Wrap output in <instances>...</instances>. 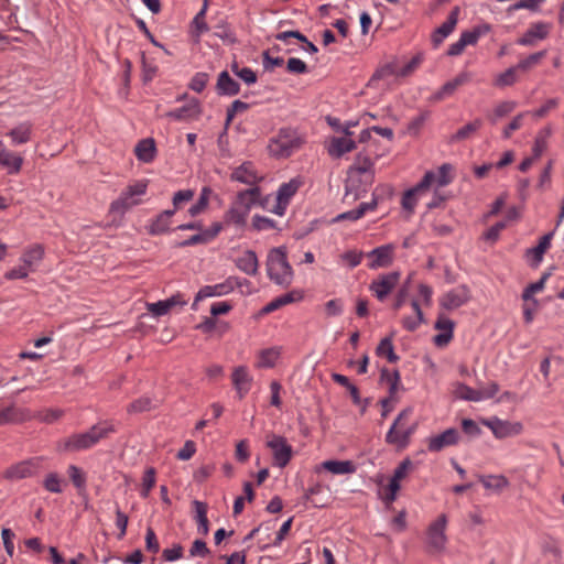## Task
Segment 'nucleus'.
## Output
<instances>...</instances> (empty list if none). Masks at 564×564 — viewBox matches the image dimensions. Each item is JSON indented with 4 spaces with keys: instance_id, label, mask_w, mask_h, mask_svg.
<instances>
[{
    "instance_id": "obj_1",
    "label": "nucleus",
    "mask_w": 564,
    "mask_h": 564,
    "mask_svg": "<svg viewBox=\"0 0 564 564\" xmlns=\"http://www.w3.org/2000/svg\"><path fill=\"white\" fill-rule=\"evenodd\" d=\"M116 432L110 421H101L93 425L88 431L73 433L57 443V449L62 453H78L96 446L100 441L108 438Z\"/></svg>"
},
{
    "instance_id": "obj_2",
    "label": "nucleus",
    "mask_w": 564,
    "mask_h": 564,
    "mask_svg": "<svg viewBox=\"0 0 564 564\" xmlns=\"http://www.w3.org/2000/svg\"><path fill=\"white\" fill-rule=\"evenodd\" d=\"M412 414V406H406L400 411L386 434L384 441L388 445L398 451H403L410 445L411 437L417 429V423L408 424Z\"/></svg>"
},
{
    "instance_id": "obj_3",
    "label": "nucleus",
    "mask_w": 564,
    "mask_h": 564,
    "mask_svg": "<svg viewBox=\"0 0 564 564\" xmlns=\"http://www.w3.org/2000/svg\"><path fill=\"white\" fill-rule=\"evenodd\" d=\"M267 272L271 281L278 285L289 286L293 280V270L288 261L286 249L279 247L268 254Z\"/></svg>"
},
{
    "instance_id": "obj_4",
    "label": "nucleus",
    "mask_w": 564,
    "mask_h": 564,
    "mask_svg": "<svg viewBox=\"0 0 564 564\" xmlns=\"http://www.w3.org/2000/svg\"><path fill=\"white\" fill-rule=\"evenodd\" d=\"M303 143L299 132L292 128H281L276 135L270 139L268 150L276 159H286L297 151Z\"/></svg>"
},
{
    "instance_id": "obj_5",
    "label": "nucleus",
    "mask_w": 564,
    "mask_h": 564,
    "mask_svg": "<svg viewBox=\"0 0 564 564\" xmlns=\"http://www.w3.org/2000/svg\"><path fill=\"white\" fill-rule=\"evenodd\" d=\"M448 518L441 513L426 528L425 551L430 555H440L446 551L448 538L446 535Z\"/></svg>"
},
{
    "instance_id": "obj_6",
    "label": "nucleus",
    "mask_w": 564,
    "mask_h": 564,
    "mask_svg": "<svg viewBox=\"0 0 564 564\" xmlns=\"http://www.w3.org/2000/svg\"><path fill=\"white\" fill-rule=\"evenodd\" d=\"M147 192V183L137 182L121 192L120 196L110 204L109 213L122 217L130 208L139 204L135 196H142Z\"/></svg>"
},
{
    "instance_id": "obj_7",
    "label": "nucleus",
    "mask_w": 564,
    "mask_h": 564,
    "mask_svg": "<svg viewBox=\"0 0 564 564\" xmlns=\"http://www.w3.org/2000/svg\"><path fill=\"white\" fill-rule=\"evenodd\" d=\"M267 447L272 453L273 465L279 468H284L292 459L293 448L284 436L272 434L267 441Z\"/></svg>"
},
{
    "instance_id": "obj_8",
    "label": "nucleus",
    "mask_w": 564,
    "mask_h": 564,
    "mask_svg": "<svg viewBox=\"0 0 564 564\" xmlns=\"http://www.w3.org/2000/svg\"><path fill=\"white\" fill-rule=\"evenodd\" d=\"M435 178L433 171H427L422 180L413 187L406 189L402 196L401 205L404 210L410 215L414 213V208L417 204V197L425 191H427Z\"/></svg>"
},
{
    "instance_id": "obj_9",
    "label": "nucleus",
    "mask_w": 564,
    "mask_h": 564,
    "mask_svg": "<svg viewBox=\"0 0 564 564\" xmlns=\"http://www.w3.org/2000/svg\"><path fill=\"white\" fill-rule=\"evenodd\" d=\"M399 279L400 272L398 271L380 274L378 279L370 283L369 290L380 302H383L391 293V291L397 286Z\"/></svg>"
},
{
    "instance_id": "obj_10",
    "label": "nucleus",
    "mask_w": 564,
    "mask_h": 564,
    "mask_svg": "<svg viewBox=\"0 0 564 564\" xmlns=\"http://www.w3.org/2000/svg\"><path fill=\"white\" fill-rule=\"evenodd\" d=\"M236 285H240L237 276H229L224 282L215 285H205L197 292L195 302L207 297L227 295L235 290Z\"/></svg>"
},
{
    "instance_id": "obj_11",
    "label": "nucleus",
    "mask_w": 564,
    "mask_h": 564,
    "mask_svg": "<svg viewBox=\"0 0 564 564\" xmlns=\"http://www.w3.org/2000/svg\"><path fill=\"white\" fill-rule=\"evenodd\" d=\"M186 304L187 299H185L184 294L178 292L166 300L158 301L154 303H147V310L154 317H160L166 315L172 308L176 306L183 307Z\"/></svg>"
},
{
    "instance_id": "obj_12",
    "label": "nucleus",
    "mask_w": 564,
    "mask_h": 564,
    "mask_svg": "<svg viewBox=\"0 0 564 564\" xmlns=\"http://www.w3.org/2000/svg\"><path fill=\"white\" fill-rule=\"evenodd\" d=\"M458 441V431L454 427H449L441 434L427 438V451L431 453H437L443 451L445 447L456 445Z\"/></svg>"
},
{
    "instance_id": "obj_13",
    "label": "nucleus",
    "mask_w": 564,
    "mask_h": 564,
    "mask_svg": "<svg viewBox=\"0 0 564 564\" xmlns=\"http://www.w3.org/2000/svg\"><path fill=\"white\" fill-rule=\"evenodd\" d=\"M469 301V290L465 285H458L446 292L440 300V304L445 310L452 311L458 308Z\"/></svg>"
},
{
    "instance_id": "obj_14",
    "label": "nucleus",
    "mask_w": 564,
    "mask_h": 564,
    "mask_svg": "<svg viewBox=\"0 0 564 564\" xmlns=\"http://www.w3.org/2000/svg\"><path fill=\"white\" fill-rule=\"evenodd\" d=\"M202 113V107L196 98H191L182 107L175 108L166 113V117L175 121H191L198 119Z\"/></svg>"
},
{
    "instance_id": "obj_15",
    "label": "nucleus",
    "mask_w": 564,
    "mask_h": 564,
    "mask_svg": "<svg viewBox=\"0 0 564 564\" xmlns=\"http://www.w3.org/2000/svg\"><path fill=\"white\" fill-rule=\"evenodd\" d=\"M459 12V7H454L449 12L446 21L432 33L431 41L435 48L438 47L444 42V40L455 30V26L458 22Z\"/></svg>"
},
{
    "instance_id": "obj_16",
    "label": "nucleus",
    "mask_w": 564,
    "mask_h": 564,
    "mask_svg": "<svg viewBox=\"0 0 564 564\" xmlns=\"http://www.w3.org/2000/svg\"><path fill=\"white\" fill-rule=\"evenodd\" d=\"M551 28L552 25L546 22L532 23L525 33L517 40V43L522 46H532L535 41L546 39Z\"/></svg>"
},
{
    "instance_id": "obj_17",
    "label": "nucleus",
    "mask_w": 564,
    "mask_h": 564,
    "mask_svg": "<svg viewBox=\"0 0 564 564\" xmlns=\"http://www.w3.org/2000/svg\"><path fill=\"white\" fill-rule=\"evenodd\" d=\"M393 250L394 247L392 245H383L372 249L367 253V257L370 259L368 267L372 270L389 267L393 261Z\"/></svg>"
},
{
    "instance_id": "obj_18",
    "label": "nucleus",
    "mask_w": 564,
    "mask_h": 564,
    "mask_svg": "<svg viewBox=\"0 0 564 564\" xmlns=\"http://www.w3.org/2000/svg\"><path fill=\"white\" fill-rule=\"evenodd\" d=\"M434 327L441 332L440 334L434 336V344L437 347L447 346L449 341L453 339L455 323L451 318L440 314L437 316Z\"/></svg>"
},
{
    "instance_id": "obj_19",
    "label": "nucleus",
    "mask_w": 564,
    "mask_h": 564,
    "mask_svg": "<svg viewBox=\"0 0 564 564\" xmlns=\"http://www.w3.org/2000/svg\"><path fill=\"white\" fill-rule=\"evenodd\" d=\"M485 424L491 430L492 434L497 438H506L518 435L522 430V425L520 423H511L497 417L485 421Z\"/></svg>"
},
{
    "instance_id": "obj_20",
    "label": "nucleus",
    "mask_w": 564,
    "mask_h": 564,
    "mask_svg": "<svg viewBox=\"0 0 564 564\" xmlns=\"http://www.w3.org/2000/svg\"><path fill=\"white\" fill-rule=\"evenodd\" d=\"M260 198L261 188L259 186H253L248 189L238 192L232 202L237 204L239 207L246 209V212L250 213L251 208L254 205H263Z\"/></svg>"
},
{
    "instance_id": "obj_21",
    "label": "nucleus",
    "mask_w": 564,
    "mask_h": 564,
    "mask_svg": "<svg viewBox=\"0 0 564 564\" xmlns=\"http://www.w3.org/2000/svg\"><path fill=\"white\" fill-rule=\"evenodd\" d=\"M23 158L8 150L2 141H0V166L7 169L8 174H18L21 171Z\"/></svg>"
},
{
    "instance_id": "obj_22",
    "label": "nucleus",
    "mask_w": 564,
    "mask_h": 564,
    "mask_svg": "<svg viewBox=\"0 0 564 564\" xmlns=\"http://www.w3.org/2000/svg\"><path fill=\"white\" fill-rule=\"evenodd\" d=\"M411 469H413V462L409 457L404 458L394 469L393 476L391 477L389 482V500L395 499L397 492L400 490L401 487L400 481L403 478H405V476Z\"/></svg>"
},
{
    "instance_id": "obj_23",
    "label": "nucleus",
    "mask_w": 564,
    "mask_h": 564,
    "mask_svg": "<svg viewBox=\"0 0 564 564\" xmlns=\"http://www.w3.org/2000/svg\"><path fill=\"white\" fill-rule=\"evenodd\" d=\"M231 380L239 399H242L250 391L252 383V378L249 375L247 367H236L232 371Z\"/></svg>"
},
{
    "instance_id": "obj_24",
    "label": "nucleus",
    "mask_w": 564,
    "mask_h": 564,
    "mask_svg": "<svg viewBox=\"0 0 564 564\" xmlns=\"http://www.w3.org/2000/svg\"><path fill=\"white\" fill-rule=\"evenodd\" d=\"M175 215V209H166L160 213L149 225L147 230L152 236H159L169 231L171 219Z\"/></svg>"
},
{
    "instance_id": "obj_25",
    "label": "nucleus",
    "mask_w": 564,
    "mask_h": 564,
    "mask_svg": "<svg viewBox=\"0 0 564 564\" xmlns=\"http://www.w3.org/2000/svg\"><path fill=\"white\" fill-rule=\"evenodd\" d=\"M215 90L218 96H236L240 93V85L227 70L219 73Z\"/></svg>"
},
{
    "instance_id": "obj_26",
    "label": "nucleus",
    "mask_w": 564,
    "mask_h": 564,
    "mask_svg": "<svg viewBox=\"0 0 564 564\" xmlns=\"http://www.w3.org/2000/svg\"><path fill=\"white\" fill-rule=\"evenodd\" d=\"M230 178L232 181L250 185L251 187L258 186L257 183L261 180L253 170V166L250 162H245L238 167H236Z\"/></svg>"
},
{
    "instance_id": "obj_27",
    "label": "nucleus",
    "mask_w": 564,
    "mask_h": 564,
    "mask_svg": "<svg viewBox=\"0 0 564 564\" xmlns=\"http://www.w3.org/2000/svg\"><path fill=\"white\" fill-rule=\"evenodd\" d=\"M35 469L36 466L32 460H23L7 468L4 471V478L14 481L29 478L33 476Z\"/></svg>"
},
{
    "instance_id": "obj_28",
    "label": "nucleus",
    "mask_w": 564,
    "mask_h": 564,
    "mask_svg": "<svg viewBox=\"0 0 564 564\" xmlns=\"http://www.w3.org/2000/svg\"><path fill=\"white\" fill-rule=\"evenodd\" d=\"M44 258V248L42 245L35 243L24 249L20 261L30 271H35L36 267Z\"/></svg>"
},
{
    "instance_id": "obj_29",
    "label": "nucleus",
    "mask_w": 564,
    "mask_h": 564,
    "mask_svg": "<svg viewBox=\"0 0 564 564\" xmlns=\"http://www.w3.org/2000/svg\"><path fill=\"white\" fill-rule=\"evenodd\" d=\"M392 194L393 189L390 185L377 186L372 193L371 202L361 203L357 207L360 218H362L368 212H373L377 208L379 200L382 196L387 195L390 197L392 196Z\"/></svg>"
},
{
    "instance_id": "obj_30",
    "label": "nucleus",
    "mask_w": 564,
    "mask_h": 564,
    "mask_svg": "<svg viewBox=\"0 0 564 564\" xmlns=\"http://www.w3.org/2000/svg\"><path fill=\"white\" fill-rule=\"evenodd\" d=\"M235 263L237 268L248 275H256L258 273L259 262L258 257L254 251L246 250L241 256H239Z\"/></svg>"
},
{
    "instance_id": "obj_31",
    "label": "nucleus",
    "mask_w": 564,
    "mask_h": 564,
    "mask_svg": "<svg viewBox=\"0 0 564 564\" xmlns=\"http://www.w3.org/2000/svg\"><path fill=\"white\" fill-rule=\"evenodd\" d=\"M249 213L246 209L239 207L234 202L230 204V207L224 215V224L231 225L236 228H243L247 224V217Z\"/></svg>"
},
{
    "instance_id": "obj_32",
    "label": "nucleus",
    "mask_w": 564,
    "mask_h": 564,
    "mask_svg": "<svg viewBox=\"0 0 564 564\" xmlns=\"http://www.w3.org/2000/svg\"><path fill=\"white\" fill-rule=\"evenodd\" d=\"M30 417L29 412L24 409L17 408L15 405H9L0 409V425L10 423H21Z\"/></svg>"
},
{
    "instance_id": "obj_33",
    "label": "nucleus",
    "mask_w": 564,
    "mask_h": 564,
    "mask_svg": "<svg viewBox=\"0 0 564 564\" xmlns=\"http://www.w3.org/2000/svg\"><path fill=\"white\" fill-rule=\"evenodd\" d=\"M137 159L143 163H151L155 159L156 147L152 138L140 140L134 149Z\"/></svg>"
},
{
    "instance_id": "obj_34",
    "label": "nucleus",
    "mask_w": 564,
    "mask_h": 564,
    "mask_svg": "<svg viewBox=\"0 0 564 564\" xmlns=\"http://www.w3.org/2000/svg\"><path fill=\"white\" fill-rule=\"evenodd\" d=\"M33 126L31 122H21L12 128L7 135L11 138L13 145H21L28 143L32 138Z\"/></svg>"
},
{
    "instance_id": "obj_35",
    "label": "nucleus",
    "mask_w": 564,
    "mask_h": 564,
    "mask_svg": "<svg viewBox=\"0 0 564 564\" xmlns=\"http://www.w3.org/2000/svg\"><path fill=\"white\" fill-rule=\"evenodd\" d=\"M325 469L334 475H347L356 471V465L351 460L329 459L323 462L318 469Z\"/></svg>"
},
{
    "instance_id": "obj_36",
    "label": "nucleus",
    "mask_w": 564,
    "mask_h": 564,
    "mask_svg": "<svg viewBox=\"0 0 564 564\" xmlns=\"http://www.w3.org/2000/svg\"><path fill=\"white\" fill-rule=\"evenodd\" d=\"M553 235H554V231H551V232L544 235L540 239L536 247L531 248L527 251L528 256H531V265L532 267H538L541 263V261L543 259V254L551 246V240L553 238Z\"/></svg>"
},
{
    "instance_id": "obj_37",
    "label": "nucleus",
    "mask_w": 564,
    "mask_h": 564,
    "mask_svg": "<svg viewBox=\"0 0 564 564\" xmlns=\"http://www.w3.org/2000/svg\"><path fill=\"white\" fill-rule=\"evenodd\" d=\"M372 167L373 162L371 159L362 152H359L356 155L354 164L349 167V175L352 174H369L370 178L372 177Z\"/></svg>"
},
{
    "instance_id": "obj_38",
    "label": "nucleus",
    "mask_w": 564,
    "mask_h": 564,
    "mask_svg": "<svg viewBox=\"0 0 564 564\" xmlns=\"http://www.w3.org/2000/svg\"><path fill=\"white\" fill-rule=\"evenodd\" d=\"M302 184L303 182L300 177H294L286 183H282L276 192V200L290 203L291 198L296 194Z\"/></svg>"
},
{
    "instance_id": "obj_39",
    "label": "nucleus",
    "mask_w": 564,
    "mask_h": 564,
    "mask_svg": "<svg viewBox=\"0 0 564 564\" xmlns=\"http://www.w3.org/2000/svg\"><path fill=\"white\" fill-rule=\"evenodd\" d=\"M380 381L388 384L389 397L397 398L395 394L401 387V376L399 370L390 371L387 368H382L380 371Z\"/></svg>"
},
{
    "instance_id": "obj_40",
    "label": "nucleus",
    "mask_w": 564,
    "mask_h": 564,
    "mask_svg": "<svg viewBox=\"0 0 564 564\" xmlns=\"http://www.w3.org/2000/svg\"><path fill=\"white\" fill-rule=\"evenodd\" d=\"M299 299H301V294H300V292H296V291H291L289 293L282 294V295L273 299L265 306H263L262 313H264V314L272 313L275 310H279L284 305L295 302Z\"/></svg>"
},
{
    "instance_id": "obj_41",
    "label": "nucleus",
    "mask_w": 564,
    "mask_h": 564,
    "mask_svg": "<svg viewBox=\"0 0 564 564\" xmlns=\"http://www.w3.org/2000/svg\"><path fill=\"white\" fill-rule=\"evenodd\" d=\"M355 148L356 142L350 138H334L330 143L329 153L333 156L340 158L345 153L352 151Z\"/></svg>"
},
{
    "instance_id": "obj_42",
    "label": "nucleus",
    "mask_w": 564,
    "mask_h": 564,
    "mask_svg": "<svg viewBox=\"0 0 564 564\" xmlns=\"http://www.w3.org/2000/svg\"><path fill=\"white\" fill-rule=\"evenodd\" d=\"M193 506L195 509V518L197 521V530L200 534L207 535L209 531V524L207 519V505L199 500H194Z\"/></svg>"
},
{
    "instance_id": "obj_43",
    "label": "nucleus",
    "mask_w": 564,
    "mask_h": 564,
    "mask_svg": "<svg viewBox=\"0 0 564 564\" xmlns=\"http://www.w3.org/2000/svg\"><path fill=\"white\" fill-rule=\"evenodd\" d=\"M376 354L379 357H386L391 364H395L400 359L394 351L392 337L382 338L376 348Z\"/></svg>"
},
{
    "instance_id": "obj_44",
    "label": "nucleus",
    "mask_w": 564,
    "mask_h": 564,
    "mask_svg": "<svg viewBox=\"0 0 564 564\" xmlns=\"http://www.w3.org/2000/svg\"><path fill=\"white\" fill-rule=\"evenodd\" d=\"M479 481L486 489L501 491L509 486L508 479L503 475L479 476Z\"/></svg>"
},
{
    "instance_id": "obj_45",
    "label": "nucleus",
    "mask_w": 564,
    "mask_h": 564,
    "mask_svg": "<svg viewBox=\"0 0 564 564\" xmlns=\"http://www.w3.org/2000/svg\"><path fill=\"white\" fill-rule=\"evenodd\" d=\"M208 8L207 0L204 1L202 9L196 13L192 21L193 35L198 41L200 35L209 30L208 24L205 21L206 11Z\"/></svg>"
},
{
    "instance_id": "obj_46",
    "label": "nucleus",
    "mask_w": 564,
    "mask_h": 564,
    "mask_svg": "<svg viewBox=\"0 0 564 564\" xmlns=\"http://www.w3.org/2000/svg\"><path fill=\"white\" fill-rule=\"evenodd\" d=\"M214 35L230 44L237 42L236 34L226 19H220L214 25Z\"/></svg>"
},
{
    "instance_id": "obj_47",
    "label": "nucleus",
    "mask_w": 564,
    "mask_h": 564,
    "mask_svg": "<svg viewBox=\"0 0 564 564\" xmlns=\"http://www.w3.org/2000/svg\"><path fill=\"white\" fill-rule=\"evenodd\" d=\"M280 356V349L276 347L267 348L260 351L259 360L257 362L258 368H272L274 367Z\"/></svg>"
},
{
    "instance_id": "obj_48",
    "label": "nucleus",
    "mask_w": 564,
    "mask_h": 564,
    "mask_svg": "<svg viewBox=\"0 0 564 564\" xmlns=\"http://www.w3.org/2000/svg\"><path fill=\"white\" fill-rule=\"evenodd\" d=\"M482 126V121L480 119H475L474 121L465 124L464 127L459 128L455 134L452 135L451 141H462L465 139H468L474 132L480 129Z\"/></svg>"
},
{
    "instance_id": "obj_49",
    "label": "nucleus",
    "mask_w": 564,
    "mask_h": 564,
    "mask_svg": "<svg viewBox=\"0 0 564 564\" xmlns=\"http://www.w3.org/2000/svg\"><path fill=\"white\" fill-rule=\"evenodd\" d=\"M212 193L213 191L210 187L205 186L202 188L198 200L188 209V214L192 217H195L205 210V208L208 205L209 196Z\"/></svg>"
},
{
    "instance_id": "obj_50",
    "label": "nucleus",
    "mask_w": 564,
    "mask_h": 564,
    "mask_svg": "<svg viewBox=\"0 0 564 564\" xmlns=\"http://www.w3.org/2000/svg\"><path fill=\"white\" fill-rule=\"evenodd\" d=\"M456 394L459 399L473 402L482 401L481 391L479 389H473L465 383H458Z\"/></svg>"
},
{
    "instance_id": "obj_51",
    "label": "nucleus",
    "mask_w": 564,
    "mask_h": 564,
    "mask_svg": "<svg viewBox=\"0 0 564 564\" xmlns=\"http://www.w3.org/2000/svg\"><path fill=\"white\" fill-rule=\"evenodd\" d=\"M67 473L69 476V479L72 480L73 485L79 490H84L86 488L87 478L85 473L76 465H69L67 468Z\"/></svg>"
},
{
    "instance_id": "obj_52",
    "label": "nucleus",
    "mask_w": 564,
    "mask_h": 564,
    "mask_svg": "<svg viewBox=\"0 0 564 564\" xmlns=\"http://www.w3.org/2000/svg\"><path fill=\"white\" fill-rule=\"evenodd\" d=\"M550 134H551L550 129H544L538 133V135L534 140V143H533V147H532V153H533L534 159H539L542 155V153L546 150V148H547L546 140Z\"/></svg>"
},
{
    "instance_id": "obj_53",
    "label": "nucleus",
    "mask_w": 564,
    "mask_h": 564,
    "mask_svg": "<svg viewBox=\"0 0 564 564\" xmlns=\"http://www.w3.org/2000/svg\"><path fill=\"white\" fill-rule=\"evenodd\" d=\"M430 118V111H421L416 117L412 118L408 123L406 131L411 135H417L426 120Z\"/></svg>"
},
{
    "instance_id": "obj_54",
    "label": "nucleus",
    "mask_w": 564,
    "mask_h": 564,
    "mask_svg": "<svg viewBox=\"0 0 564 564\" xmlns=\"http://www.w3.org/2000/svg\"><path fill=\"white\" fill-rule=\"evenodd\" d=\"M545 55H546V51H540V52L533 53V54L529 55L528 57L521 59L516 65V67L518 70H523V72L529 70L532 67H534L535 65H538L540 63V61L545 57Z\"/></svg>"
},
{
    "instance_id": "obj_55",
    "label": "nucleus",
    "mask_w": 564,
    "mask_h": 564,
    "mask_svg": "<svg viewBox=\"0 0 564 564\" xmlns=\"http://www.w3.org/2000/svg\"><path fill=\"white\" fill-rule=\"evenodd\" d=\"M155 475L156 471L153 467H149L145 469L143 477H142V488H141V497L148 498L151 489L155 485Z\"/></svg>"
},
{
    "instance_id": "obj_56",
    "label": "nucleus",
    "mask_w": 564,
    "mask_h": 564,
    "mask_svg": "<svg viewBox=\"0 0 564 564\" xmlns=\"http://www.w3.org/2000/svg\"><path fill=\"white\" fill-rule=\"evenodd\" d=\"M154 408L153 400L149 397H141L131 402L127 409L129 413H141Z\"/></svg>"
},
{
    "instance_id": "obj_57",
    "label": "nucleus",
    "mask_w": 564,
    "mask_h": 564,
    "mask_svg": "<svg viewBox=\"0 0 564 564\" xmlns=\"http://www.w3.org/2000/svg\"><path fill=\"white\" fill-rule=\"evenodd\" d=\"M63 480L56 473H50L46 475L43 481L44 488L53 494H61L63 491L62 488Z\"/></svg>"
},
{
    "instance_id": "obj_58",
    "label": "nucleus",
    "mask_w": 564,
    "mask_h": 564,
    "mask_svg": "<svg viewBox=\"0 0 564 564\" xmlns=\"http://www.w3.org/2000/svg\"><path fill=\"white\" fill-rule=\"evenodd\" d=\"M251 225L252 228L257 231L276 229V223L273 219L258 214L252 217Z\"/></svg>"
},
{
    "instance_id": "obj_59",
    "label": "nucleus",
    "mask_w": 564,
    "mask_h": 564,
    "mask_svg": "<svg viewBox=\"0 0 564 564\" xmlns=\"http://www.w3.org/2000/svg\"><path fill=\"white\" fill-rule=\"evenodd\" d=\"M517 70L516 66L509 67L496 78L495 85L500 87L511 86L517 80Z\"/></svg>"
},
{
    "instance_id": "obj_60",
    "label": "nucleus",
    "mask_w": 564,
    "mask_h": 564,
    "mask_svg": "<svg viewBox=\"0 0 564 564\" xmlns=\"http://www.w3.org/2000/svg\"><path fill=\"white\" fill-rule=\"evenodd\" d=\"M249 104L239 99L235 100L226 111V124H230L237 113L243 112L249 109Z\"/></svg>"
},
{
    "instance_id": "obj_61",
    "label": "nucleus",
    "mask_w": 564,
    "mask_h": 564,
    "mask_svg": "<svg viewBox=\"0 0 564 564\" xmlns=\"http://www.w3.org/2000/svg\"><path fill=\"white\" fill-rule=\"evenodd\" d=\"M507 227V221L501 220L496 223L494 226L488 228L484 234L482 238L486 241L496 242L499 239L500 232Z\"/></svg>"
},
{
    "instance_id": "obj_62",
    "label": "nucleus",
    "mask_w": 564,
    "mask_h": 564,
    "mask_svg": "<svg viewBox=\"0 0 564 564\" xmlns=\"http://www.w3.org/2000/svg\"><path fill=\"white\" fill-rule=\"evenodd\" d=\"M517 107L514 101H502L494 110L491 121L495 123L497 119L502 118L511 113Z\"/></svg>"
},
{
    "instance_id": "obj_63",
    "label": "nucleus",
    "mask_w": 564,
    "mask_h": 564,
    "mask_svg": "<svg viewBox=\"0 0 564 564\" xmlns=\"http://www.w3.org/2000/svg\"><path fill=\"white\" fill-rule=\"evenodd\" d=\"M451 170H452L451 164H448V163L443 164L438 169V172L436 174L434 173L435 178H434L433 183L436 182L438 187H444V186L448 185L452 182V178L449 176Z\"/></svg>"
},
{
    "instance_id": "obj_64",
    "label": "nucleus",
    "mask_w": 564,
    "mask_h": 564,
    "mask_svg": "<svg viewBox=\"0 0 564 564\" xmlns=\"http://www.w3.org/2000/svg\"><path fill=\"white\" fill-rule=\"evenodd\" d=\"M207 83L208 74L199 72L192 77L188 87L196 93H202L205 89Z\"/></svg>"
}]
</instances>
